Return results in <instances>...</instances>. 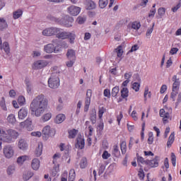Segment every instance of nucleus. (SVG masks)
Wrapping results in <instances>:
<instances>
[{"mask_svg":"<svg viewBox=\"0 0 181 181\" xmlns=\"http://www.w3.org/2000/svg\"><path fill=\"white\" fill-rule=\"evenodd\" d=\"M49 100L43 94L38 95L31 102L30 105V110L32 115L35 117H40L42 114L46 111Z\"/></svg>","mask_w":181,"mask_h":181,"instance_id":"1","label":"nucleus"},{"mask_svg":"<svg viewBox=\"0 0 181 181\" xmlns=\"http://www.w3.org/2000/svg\"><path fill=\"white\" fill-rule=\"evenodd\" d=\"M18 136H19V133L16 132V130L8 129V130L5 131V134L1 139V141L11 144L13 139H17Z\"/></svg>","mask_w":181,"mask_h":181,"instance_id":"2","label":"nucleus"},{"mask_svg":"<svg viewBox=\"0 0 181 181\" xmlns=\"http://www.w3.org/2000/svg\"><path fill=\"white\" fill-rule=\"evenodd\" d=\"M48 86L50 88H58L60 86V78L57 75L52 74L48 80Z\"/></svg>","mask_w":181,"mask_h":181,"instance_id":"3","label":"nucleus"},{"mask_svg":"<svg viewBox=\"0 0 181 181\" xmlns=\"http://www.w3.org/2000/svg\"><path fill=\"white\" fill-rule=\"evenodd\" d=\"M3 153L7 159H11L13 156V147L11 146H6L3 148Z\"/></svg>","mask_w":181,"mask_h":181,"instance_id":"4","label":"nucleus"},{"mask_svg":"<svg viewBox=\"0 0 181 181\" xmlns=\"http://www.w3.org/2000/svg\"><path fill=\"white\" fill-rule=\"evenodd\" d=\"M49 64V62L45 60H38L33 63V69L34 70H39L40 69H43V67H46Z\"/></svg>","mask_w":181,"mask_h":181,"instance_id":"5","label":"nucleus"},{"mask_svg":"<svg viewBox=\"0 0 181 181\" xmlns=\"http://www.w3.org/2000/svg\"><path fill=\"white\" fill-rule=\"evenodd\" d=\"M44 50L46 53H53V52L54 53H59L60 49H59V46L55 47L53 44H47L45 46Z\"/></svg>","mask_w":181,"mask_h":181,"instance_id":"6","label":"nucleus"},{"mask_svg":"<svg viewBox=\"0 0 181 181\" xmlns=\"http://www.w3.org/2000/svg\"><path fill=\"white\" fill-rule=\"evenodd\" d=\"M159 115L161 118H163V124H168L169 119H170V114L168 112H166L165 109H160L159 111Z\"/></svg>","mask_w":181,"mask_h":181,"instance_id":"7","label":"nucleus"},{"mask_svg":"<svg viewBox=\"0 0 181 181\" xmlns=\"http://www.w3.org/2000/svg\"><path fill=\"white\" fill-rule=\"evenodd\" d=\"M59 32V28H49L42 31V35L44 36H53Z\"/></svg>","mask_w":181,"mask_h":181,"instance_id":"8","label":"nucleus"},{"mask_svg":"<svg viewBox=\"0 0 181 181\" xmlns=\"http://www.w3.org/2000/svg\"><path fill=\"white\" fill-rule=\"evenodd\" d=\"M67 11L72 16H77V15L81 12V8L76 6H71L67 8Z\"/></svg>","mask_w":181,"mask_h":181,"instance_id":"9","label":"nucleus"},{"mask_svg":"<svg viewBox=\"0 0 181 181\" xmlns=\"http://www.w3.org/2000/svg\"><path fill=\"white\" fill-rule=\"evenodd\" d=\"M21 127L22 128H26L27 131H32L33 129V127L32 126V119L27 118V119L24 122L20 123Z\"/></svg>","mask_w":181,"mask_h":181,"instance_id":"10","label":"nucleus"},{"mask_svg":"<svg viewBox=\"0 0 181 181\" xmlns=\"http://www.w3.org/2000/svg\"><path fill=\"white\" fill-rule=\"evenodd\" d=\"M172 81H173L172 90L179 91V88H180V80L177 78V75L173 76Z\"/></svg>","mask_w":181,"mask_h":181,"instance_id":"11","label":"nucleus"},{"mask_svg":"<svg viewBox=\"0 0 181 181\" xmlns=\"http://www.w3.org/2000/svg\"><path fill=\"white\" fill-rule=\"evenodd\" d=\"M159 156H156L152 160H148L147 166L150 168H158L159 166Z\"/></svg>","mask_w":181,"mask_h":181,"instance_id":"12","label":"nucleus"},{"mask_svg":"<svg viewBox=\"0 0 181 181\" xmlns=\"http://www.w3.org/2000/svg\"><path fill=\"white\" fill-rule=\"evenodd\" d=\"M85 8L87 11H93L97 8V4L93 0H86L85 2Z\"/></svg>","mask_w":181,"mask_h":181,"instance_id":"13","label":"nucleus"},{"mask_svg":"<svg viewBox=\"0 0 181 181\" xmlns=\"http://www.w3.org/2000/svg\"><path fill=\"white\" fill-rule=\"evenodd\" d=\"M64 19L66 21L62 23L64 26H65V28H71V26H73L72 23L74 22V19L73 18V17L66 16L64 17Z\"/></svg>","mask_w":181,"mask_h":181,"instance_id":"14","label":"nucleus"},{"mask_svg":"<svg viewBox=\"0 0 181 181\" xmlns=\"http://www.w3.org/2000/svg\"><path fill=\"white\" fill-rule=\"evenodd\" d=\"M127 28L129 29H134V30H139L141 29V23L139 21L130 22Z\"/></svg>","mask_w":181,"mask_h":181,"instance_id":"15","label":"nucleus"},{"mask_svg":"<svg viewBox=\"0 0 181 181\" xmlns=\"http://www.w3.org/2000/svg\"><path fill=\"white\" fill-rule=\"evenodd\" d=\"M28 117V108L22 107L18 111V118L19 119H25V117Z\"/></svg>","mask_w":181,"mask_h":181,"instance_id":"16","label":"nucleus"},{"mask_svg":"<svg viewBox=\"0 0 181 181\" xmlns=\"http://www.w3.org/2000/svg\"><path fill=\"white\" fill-rule=\"evenodd\" d=\"M31 167L33 170H38L39 168H40V160L37 158H34L31 163Z\"/></svg>","mask_w":181,"mask_h":181,"instance_id":"17","label":"nucleus"},{"mask_svg":"<svg viewBox=\"0 0 181 181\" xmlns=\"http://www.w3.org/2000/svg\"><path fill=\"white\" fill-rule=\"evenodd\" d=\"M67 33L68 32L61 31L60 28H59V31L56 33V37L64 40V39H67Z\"/></svg>","mask_w":181,"mask_h":181,"instance_id":"18","label":"nucleus"},{"mask_svg":"<svg viewBox=\"0 0 181 181\" xmlns=\"http://www.w3.org/2000/svg\"><path fill=\"white\" fill-rule=\"evenodd\" d=\"M42 152H43V144L42 142H39L35 151V156H40L42 155Z\"/></svg>","mask_w":181,"mask_h":181,"instance_id":"19","label":"nucleus"},{"mask_svg":"<svg viewBox=\"0 0 181 181\" xmlns=\"http://www.w3.org/2000/svg\"><path fill=\"white\" fill-rule=\"evenodd\" d=\"M18 148L19 149H21L22 151H25L28 149V143H26V141L23 139H21L18 141Z\"/></svg>","mask_w":181,"mask_h":181,"instance_id":"20","label":"nucleus"},{"mask_svg":"<svg viewBox=\"0 0 181 181\" xmlns=\"http://www.w3.org/2000/svg\"><path fill=\"white\" fill-rule=\"evenodd\" d=\"M66 39H69V43L73 45L76 40V33L74 32H68L66 34Z\"/></svg>","mask_w":181,"mask_h":181,"instance_id":"21","label":"nucleus"},{"mask_svg":"<svg viewBox=\"0 0 181 181\" xmlns=\"http://www.w3.org/2000/svg\"><path fill=\"white\" fill-rule=\"evenodd\" d=\"M42 134L44 135L43 138H49L50 135V126H45L42 131Z\"/></svg>","mask_w":181,"mask_h":181,"instance_id":"22","label":"nucleus"},{"mask_svg":"<svg viewBox=\"0 0 181 181\" xmlns=\"http://www.w3.org/2000/svg\"><path fill=\"white\" fill-rule=\"evenodd\" d=\"M66 57L69 60H76V52L73 49H68Z\"/></svg>","mask_w":181,"mask_h":181,"instance_id":"23","label":"nucleus"},{"mask_svg":"<svg viewBox=\"0 0 181 181\" xmlns=\"http://www.w3.org/2000/svg\"><path fill=\"white\" fill-rule=\"evenodd\" d=\"M64 119H66V115H64V114H59L58 115H57L54 122H56V124H62V122H63Z\"/></svg>","mask_w":181,"mask_h":181,"instance_id":"24","label":"nucleus"},{"mask_svg":"<svg viewBox=\"0 0 181 181\" xmlns=\"http://www.w3.org/2000/svg\"><path fill=\"white\" fill-rule=\"evenodd\" d=\"M175 142V132H173V133L170 134L168 140L167 141V146L168 148H170L173 143Z\"/></svg>","mask_w":181,"mask_h":181,"instance_id":"25","label":"nucleus"},{"mask_svg":"<svg viewBox=\"0 0 181 181\" xmlns=\"http://www.w3.org/2000/svg\"><path fill=\"white\" fill-rule=\"evenodd\" d=\"M90 120L93 124L97 122V112H95V110L91 111L90 115Z\"/></svg>","mask_w":181,"mask_h":181,"instance_id":"26","label":"nucleus"},{"mask_svg":"<svg viewBox=\"0 0 181 181\" xmlns=\"http://www.w3.org/2000/svg\"><path fill=\"white\" fill-rule=\"evenodd\" d=\"M29 160V156H21L17 158V163L18 165H23L24 162Z\"/></svg>","mask_w":181,"mask_h":181,"instance_id":"27","label":"nucleus"},{"mask_svg":"<svg viewBox=\"0 0 181 181\" xmlns=\"http://www.w3.org/2000/svg\"><path fill=\"white\" fill-rule=\"evenodd\" d=\"M8 28V23L4 18H0V30H4Z\"/></svg>","mask_w":181,"mask_h":181,"instance_id":"28","label":"nucleus"},{"mask_svg":"<svg viewBox=\"0 0 181 181\" xmlns=\"http://www.w3.org/2000/svg\"><path fill=\"white\" fill-rule=\"evenodd\" d=\"M148 160H145L142 156H137V163L139 166H141V165H146L148 166Z\"/></svg>","mask_w":181,"mask_h":181,"instance_id":"29","label":"nucleus"},{"mask_svg":"<svg viewBox=\"0 0 181 181\" xmlns=\"http://www.w3.org/2000/svg\"><path fill=\"white\" fill-rule=\"evenodd\" d=\"M121 97L123 98H128V95H129V90H128V88L124 87L121 90Z\"/></svg>","mask_w":181,"mask_h":181,"instance_id":"30","label":"nucleus"},{"mask_svg":"<svg viewBox=\"0 0 181 181\" xmlns=\"http://www.w3.org/2000/svg\"><path fill=\"white\" fill-rule=\"evenodd\" d=\"M77 144H78V148H79V149H84V146H86V142L84 141V139L78 138Z\"/></svg>","mask_w":181,"mask_h":181,"instance_id":"31","label":"nucleus"},{"mask_svg":"<svg viewBox=\"0 0 181 181\" xmlns=\"http://www.w3.org/2000/svg\"><path fill=\"white\" fill-rule=\"evenodd\" d=\"M88 161L86 157H83L79 163L81 169H86L87 168Z\"/></svg>","mask_w":181,"mask_h":181,"instance_id":"32","label":"nucleus"},{"mask_svg":"<svg viewBox=\"0 0 181 181\" xmlns=\"http://www.w3.org/2000/svg\"><path fill=\"white\" fill-rule=\"evenodd\" d=\"M23 15V11L21 9H18L13 13V19H19Z\"/></svg>","mask_w":181,"mask_h":181,"instance_id":"33","label":"nucleus"},{"mask_svg":"<svg viewBox=\"0 0 181 181\" xmlns=\"http://www.w3.org/2000/svg\"><path fill=\"white\" fill-rule=\"evenodd\" d=\"M139 82H134L132 83V88L136 93H138L139 88H141V78H139Z\"/></svg>","mask_w":181,"mask_h":181,"instance_id":"34","label":"nucleus"},{"mask_svg":"<svg viewBox=\"0 0 181 181\" xmlns=\"http://www.w3.org/2000/svg\"><path fill=\"white\" fill-rule=\"evenodd\" d=\"M33 176V173H32L31 171H27L25 173H23V179L25 181H28L29 180V179H30V177H32Z\"/></svg>","mask_w":181,"mask_h":181,"instance_id":"35","label":"nucleus"},{"mask_svg":"<svg viewBox=\"0 0 181 181\" xmlns=\"http://www.w3.org/2000/svg\"><path fill=\"white\" fill-rule=\"evenodd\" d=\"M90 104H91V98H86L84 106L85 112H87V111H88V108H90Z\"/></svg>","mask_w":181,"mask_h":181,"instance_id":"36","label":"nucleus"},{"mask_svg":"<svg viewBox=\"0 0 181 181\" xmlns=\"http://www.w3.org/2000/svg\"><path fill=\"white\" fill-rule=\"evenodd\" d=\"M117 57H122V54H124V49H122V46H118L115 49Z\"/></svg>","mask_w":181,"mask_h":181,"instance_id":"37","label":"nucleus"},{"mask_svg":"<svg viewBox=\"0 0 181 181\" xmlns=\"http://www.w3.org/2000/svg\"><path fill=\"white\" fill-rule=\"evenodd\" d=\"M77 132H78V131L76 130V129H73L72 130L69 131V139H74V138H76V136L77 135Z\"/></svg>","mask_w":181,"mask_h":181,"instance_id":"38","label":"nucleus"},{"mask_svg":"<svg viewBox=\"0 0 181 181\" xmlns=\"http://www.w3.org/2000/svg\"><path fill=\"white\" fill-rule=\"evenodd\" d=\"M7 121L9 124H15L16 122V118L15 117V115L11 114L7 117Z\"/></svg>","mask_w":181,"mask_h":181,"instance_id":"39","label":"nucleus"},{"mask_svg":"<svg viewBox=\"0 0 181 181\" xmlns=\"http://www.w3.org/2000/svg\"><path fill=\"white\" fill-rule=\"evenodd\" d=\"M118 93H119V86H116L112 89V97L117 98V95H118Z\"/></svg>","mask_w":181,"mask_h":181,"instance_id":"40","label":"nucleus"},{"mask_svg":"<svg viewBox=\"0 0 181 181\" xmlns=\"http://www.w3.org/2000/svg\"><path fill=\"white\" fill-rule=\"evenodd\" d=\"M120 149L122 151V155H125V153H127V142H125V141L121 142Z\"/></svg>","mask_w":181,"mask_h":181,"instance_id":"41","label":"nucleus"},{"mask_svg":"<svg viewBox=\"0 0 181 181\" xmlns=\"http://www.w3.org/2000/svg\"><path fill=\"white\" fill-rule=\"evenodd\" d=\"M59 149L61 152H63V151H66V152H69V150L70 149V146L66 145L65 144L61 143L59 144Z\"/></svg>","mask_w":181,"mask_h":181,"instance_id":"42","label":"nucleus"},{"mask_svg":"<svg viewBox=\"0 0 181 181\" xmlns=\"http://www.w3.org/2000/svg\"><path fill=\"white\" fill-rule=\"evenodd\" d=\"M119 148H118V146H113L112 155H114V156L116 158H118V156H119Z\"/></svg>","mask_w":181,"mask_h":181,"instance_id":"43","label":"nucleus"},{"mask_svg":"<svg viewBox=\"0 0 181 181\" xmlns=\"http://www.w3.org/2000/svg\"><path fill=\"white\" fill-rule=\"evenodd\" d=\"M2 49H4L6 54H8L9 52H11V49L9 48V43H8V42H4Z\"/></svg>","mask_w":181,"mask_h":181,"instance_id":"44","label":"nucleus"},{"mask_svg":"<svg viewBox=\"0 0 181 181\" xmlns=\"http://www.w3.org/2000/svg\"><path fill=\"white\" fill-rule=\"evenodd\" d=\"M108 5V0H99V6L102 9H104L105 6Z\"/></svg>","mask_w":181,"mask_h":181,"instance_id":"45","label":"nucleus"},{"mask_svg":"<svg viewBox=\"0 0 181 181\" xmlns=\"http://www.w3.org/2000/svg\"><path fill=\"white\" fill-rule=\"evenodd\" d=\"M138 176L140 180H144L145 179V173L144 172V168H141L138 172Z\"/></svg>","mask_w":181,"mask_h":181,"instance_id":"46","label":"nucleus"},{"mask_svg":"<svg viewBox=\"0 0 181 181\" xmlns=\"http://www.w3.org/2000/svg\"><path fill=\"white\" fill-rule=\"evenodd\" d=\"M52 118V113H46L42 117V119L44 122L49 121Z\"/></svg>","mask_w":181,"mask_h":181,"instance_id":"47","label":"nucleus"},{"mask_svg":"<svg viewBox=\"0 0 181 181\" xmlns=\"http://www.w3.org/2000/svg\"><path fill=\"white\" fill-rule=\"evenodd\" d=\"M148 144L152 145L153 144V132H150L148 133Z\"/></svg>","mask_w":181,"mask_h":181,"instance_id":"48","label":"nucleus"},{"mask_svg":"<svg viewBox=\"0 0 181 181\" xmlns=\"http://www.w3.org/2000/svg\"><path fill=\"white\" fill-rule=\"evenodd\" d=\"M13 173H15V166L13 165H10L8 168H7V174L11 176V175H13Z\"/></svg>","mask_w":181,"mask_h":181,"instance_id":"49","label":"nucleus"},{"mask_svg":"<svg viewBox=\"0 0 181 181\" xmlns=\"http://www.w3.org/2000/svg\"><path fill=\"white\" fill-rule=\"evenodd\" d=\"M178 93H179V90H174L173 89H172V93L170 94V98L173 101H175L176 96L177 95Z\"/></svg>","mask_w":181,"mask_h":181,"instance_id":"50","label":"nucleus"},{"mask_svg":"<svg viewBox=\"0 0 181 181\" xmlns=\"http://www.w3.org/2000/svg\"><path fill=\"white\" fill-rule=\"evenodd\" d=\"M62 158V154L60 153H55L53 156V163L54 165H57V159H60Z\"/></svg>","mask_w":181,"mask_h":181,"instance_id":"51","label":"nucleus"},{"mask_svg":"<svg viewBox=\"0 0 181 181\" xmlns=\"http://www.w3.org/2000/svg\"><path fill=\"white\" fill-rule=\"evenodd\" d=\"M151 95L152 93L149 92V89L148 88H146L144 90V99L146 100V98H151Z\"/></svg>","mask_w":181,"mask_h":181,"instance_id":"52","label":"nucleus"},{"mask_svg":"<svg viewBox=\"0 0 181 181\" xmlns=\"http://www.w3.org/2000/svg\"><path fill=\"white\" fill-rule=\"evenodd\" d=\"M106 110L105 109L104 107H100L98 110V117L100 119L103 118V115H104V112H105Z\"/></svg>","mask_w":181,"mask_h":181,"instance_id":"53","label":"nucleus"},{"mask_svg":"<svg viewBox=\"0 0 181 181\" xmlns=\"http://www.w3.org/2000/svg\"><path fill=\"white\" fill-rule=\"evenodd\" d=\"M18 103L19 105H24V104L26 103V100L25 99V97L19 96L18 98Z\"/></svg>","mask_w":181,"mask_h":181,"instance_id":"54","label":"nucleus"},{"mask_svg":"<svg viewBox=\"0 0 181 181\" xmlns=\"http://www.w3.org/2000/svg\"><path fill=\"white\" fill-rule=\"evenodd\" d=\"M104 97H107V98H111V90L110 89H105L103 90Z\"/></svg>","mask_w":181,"mask_h":181,"instance_id":"55","label":"nucleus"},{"mask_svg":"<svg viewBox=\"0 0 181 181\" xmlns=\"http://www.w3.org/2000/svg\"><path fill=\"white\" fill-rule=\"evenodd\" d=\"M158 12L159 16H163V15L166 13V8L163 7L159 8L158 10Z\"/></svg>","mask_w":181,"mask_h":181,"instance_id":"56","label":"nucleus"},{"mask_svg":"<svg viewBox=\"0 0 181 181\" xmlns=\"http://www.w3.org/2000/svg\"><path fill=\"white\" fill-rule=\"evenodd\" d=\"M25 83L26 84L27 86V93H30V91H32V88L30 87V82L29 81L28 79H25Z\"/></svg>","mask_w":181,"mask_h":181,"instance_id":"57","label":"nucleus"},{"mask_svg":"<svg viewBox=\"0 0 181 181\" xmlns=\"http://www.w3.org/2000/svg\"><path fill=\"white\" fill-rule=\"evenodd\" d=\"M132 118H133L134 121H138V113L136 110H133L131 114Z\"/></svg>","mask_w":181,"mask_h":181,"instance_id":"58","label":"nucleus"},{"mask_svg":"<svg viewBox=\"0 0 181 181\" xmlns=\"http://www.w3.org/2000/svg\"><path fill=\"white\" fill-rule=\"evenodd\" d=\"M171 162L173 166H176V156L174 154V153H171Z\"/></svg>","mask_w":181,"mask_h":181,"instance_id":"59","label":"nucleus"},{"mask_svg":"<svg viewBox=\"0 0 181 181\" xmlns=\"http://www.w3.org/2000/svg\"><path fill=\"white\" fill-rule=\"evenodd\" d=\"M180 8H181V2L179 1V3L175 6H174L171 8V11L173 12H177V10L180 9Z\"/></svg>","mask_w":181,"mask_h":181,"instance_id":"60","label":"nucleus"},{"mask_svg":"<svg viewBox=\"0 0 181 181\" xmlns=\"http://www.w3.org/2000/svg\"><path fill=\"white\" fill-rule=\"evenodd\" d=\"M124 118V115H122V112H119V115L117 116V121L118 122V125L121 124V119Z\"/></svg>","mask_w":181,"mask_h":181,"instance_id":"61","label":"nucleus"},{"mask_svg":"<svg viewBox=\"0 0 181 181\" xmlns=\"http://www.w3.org/2000/svg\"><path fill=\"white\" fill-rule=\"evenodd\" d=\"M76 21L79 25H83V23H84V22H86V18L79 16V17H78Z\"/></svg>","mask_w":181,"mask_h":181,"instance_id":"62","label":"nucleus"},{"mask_svg":"<svg viewBox=\"0 0 181 181\" xmlns=\"http://www.w3.org/2000/svg\"><path fill=\"white\" fill-rule=\"evenodd\" d=\"M111 156V154L108 153V151H105L102 155L103 159H108Z\"/></svg>","mask_w":181,"mask_h":181,"instance_id":"63","label":"nucleus"},{"mask_svg":"<svg viewBox=\"0 0 181 181\" xmlns=\"http://www.w3.org/2000/svg\"><path fill=\"white\" fill-rule=\"evenodd\" d=\"M177 52H179V48H177V47H173L170 50V54L173 56V54H176V53H177Z\"/></svg>","mask_w":181,"mask_h":181,"instance_id":"64","label":"nucleus"}]
</instances>
